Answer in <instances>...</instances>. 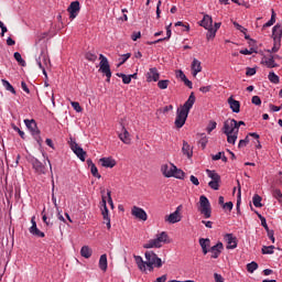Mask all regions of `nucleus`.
I'll return each mask as SVG.
<instances>
[{"label":"nucleus","instance_id":"nucleus-1","mask_svg":"<svg viewBox=\"0 0 282 282\" xmlns=\"http://www.w3.org/2000/svg\"><path fill=\"white\" fill-rule=\"evenodd\" d=\"M145 259L147 261H144L140 256H134V261L141 272H147V270L152 272L154 268H162V259H160L155 252L147 251Z\"/></svg>","mask_w":282,"mask_h":282},{"label":"nucleus","instance_id":"nucleus-2","mask_svg":"<svg viewBox=\"0 0 282 282\" xmlns=\"http://www.w3.org/2000/svg\"><path fill=\"white\" fill-rule=\"evenodd\" d=\"M195 93H191L188 99L184 102V105L180 106L176 110V118L174 124L176 129H182L184 124H186V120L188 119V113H191V109L195 105Z\"/></svg>","mask_w":282,"mask_h":282},{"label":"nucleus","instance_id":"nucleus-3","mask_svg":"<svg viewBox=\"0 0 282 282\" xmlns=\"http://www.w3.org/2000/svg\"><path fill=\"white\" fill-rule=\"evenodd\" d=\"M223 133L227 137L228 144H236L239 138V129L237 128V120L227 119L223 126Z\"/></svg>","mask_w":282,"mask_h":282},{"label":"nucleus","instance_id":"nucleus-4","mask_svg":"<svg viewBox=\"0 0 282 282\" xmlns=\"http://www.w3.org/2000/svg\"><path fill=\"white\" fill-rule=\"evenodd\" d=\"M160 171L163 177L166 178L174 177L175 180H184V177H186V173L173 163H163L160 167Z\"/></svg>","mask_w":282,"mask_h":282},{"label":"nucleus","instance_id":"nucleus-5","mask_svg":"<svg viewBox=\"0 0 282 282\" xmlns=\"http://www.w3.org/2000/svg\"><path fill=\"white\" fill-rule=\"evenodd\" d=\"M163 243H171V240H169V234L166 231L156 234L154 238L148 240L143 245V248L145 250H151L152 248H162Z\"/></svg>","mask_w":282,"mask_h":282},{"label":"nucleus","instance_id":"nucleus-6","mask_svg":"<svg viewBox=\"0 0 282 282\" xmlns=\"http://www.w3.org/2000/svg\"><path fill=\"white\" fill-rule=\"evenodd\" d=\"M198 210L200 215L205 217V219H210L213 215V209L210 208V200L205 195L199 197V207Z\"/></svg>","mask_w":282,"mask_h":282},{"label":"nucleus","instance_id":"nucleus-7","mask_svg":"<svg viewBox=\"0 0 282 282\" xmlns=\"http://www.w3.org/2000/svg\"><path fill=\"white\" fill-rule=\"evenodd\" d=\"M35 61L40 69H42L44 76H47L45 67H47L50 64V56L47 55V48L45 46L40 50V55L35 58Z\"/></svg>","mask_w":282,"mask_h":282},{"label":"nucleus","instance_id":"nucleus-8","mask_svg":"<svg viewBox=\"0 0 282 282\" xmlns=\"http://www.w3.org/2000/svg\"><path fill=\"white\" fill-rule=\"evenodd\" d=\"M99 72L107 77V83H111V66L109 65V59L105 55L99 54Z\"/></svg>","mask_w":282,"mask_h":282},{"label":"nucleus","instance_id":"nucleus-9","mask_svg":"<svg viewBox=\"0 0 282 282\" xmlns=\"http://www.w3.org/2000/svg\"><path fill=\"white\" fill-rule=\"evenodd\" d=\"M69 148L73 151V153H75V155H77L78 160H80V162H85V160H87V152L85 150H83V148L80 145H78V143L76 142V139L70 138L68 141Z\"/></svg>","mask_w":282,"mask_h":282},{"label":"nucleus","instance_id":"nucleus-10","mask_svg":"<svg viewBox=\"0 0 282 282\" xmlns=\"http://www.w3.org/2000/svg\"><path fill=\"white\" fill-rule=\"evenodd\" d=\"M206 174L212 180L208 183L209 188L213 191H219V184H221V176L215 170H206Z\"/></svg>","mask_w":282,"mask_h":282},{"label":"nucleus","instance_id":"nucleus-11","mask_svg":"<svg viewBox=\"0 0 282 282\" xmlns=\"http://www.w3.org/2000/svg\"><path fill=\"white\" fill-rule=\"evenodd\" d=\"M166 224H180L182 221V205L177 206L176 209L164 217Z\"/></svg>","mask_w":282,"mask_h":282},{"label":"nucleus","instance_id":"nucleus-12","mask_svg":"<svg viewBox=\"0 0 282 282\" xmlns=\"http://www.w3.org/2000/svg\"><path fill=\"white\" fill-rule=\"evenodd\" d=\"M100 210H101L102 219L108 230H111V217H109V209L107 208V198L105 196H102L101 198Z\"/></svg>","mask_w":282,"mask_h":282},{"label":"nucleus","instance_id":"nucleus-13","mask_svg":"<svg viewBox=\"0 0 282 282\" xmlns=\"http://www.w3.org/2000/svg\"><path fill=\"white\" fill-rule=\"evenodd\" d=\"M275 58H281L279 55H268L263 56L261 59V65H264V67H268V69H274V67H279V64Z\"/></svg>","mask_w":282,"mask_h":282},{"label":"nucleus","instance_id":"nucleus-14","mask_svg":"<svg viewBox=\"0 0 282 282\" xmlns=\"http://www.w3.org/2000/svg\"><path fill=\"white\" fill-rule=\"evenodd\" d=\"M131 215L134 217V219H138L139 221H147L149 219V215L144 209L138 206H133L131 208Z\"/></svg>","mask_w":282,"mask_h":282},{"label":"nucleus","instance_id":"nucleus-15","mask_svg":"<svg viewBox=\"0 0 282 282\" xmlns=\"http://www.w3.org/2000/svg\"><path fill=\"white\" fill-rule=\"evenodd\" d=\"M67 12L69 14V19L74 21V19L80 14V2L78 0L70 2L67 8Z\"/></svg>","mask_w":282,"mask_h":282},{"label":"nucleus","instance_id":"nucleus-16","mask_svg":"<svg viewBox=\"0 0 282 282\" xmlns=\"http://www.w3.org/2000/svg\"><path fill=\"white\" fill-rule=\"evenodd\" d=\"M145 80L147 83H158L160 80V70L155 67L149 68L145 74Z\"/></svg>","mask_w":282,"mask_h":282},{"label":"nucleus","instance_id":"nucleus-17","mask_svg":"<svg viewBox=\"0 0 282 282\" xmlns=\"http://www.w3.org/2000/svg\"><path fill=\"white\" fill-rule=\"evenodd\" d=\"M32 226L30 227L29 231L33 237H40V239H43L45 237V232L41 231L40 228L36 226V217L33 216L31 218Z\"/></svg>","mask_w":282,"mask_h":282},{"label":"nucleus","instance_id":"nucleus-18","mask_svg":"<svg viewBox=\"0 0 282 282\" xmlns=\"http://www.w3.org/2000/svg\"><path fill=\"white\" fill-rule=\"evenodd\" d=\"M104 169H113L118 162L112 156H105L99 160Z\"/></svg>","mask_w":282,"mask_h":282},{"label":"nucleus","instance_id":"nucleus-19","mask_svg":"<svg viewBox=\"0 0 282 282\" xmlns=\"http://www.w3.org/2000/svg\"><path fill=\"white\" fill-rule=\"evenodd\" d=\"M121 131L122 132L118 134L119 140H121L123 144H131V134L129 133V130L122 126Z\"/></svg>","mask_w":282,"mask_h":282},{"label":"nucleus","instance_id":"nucleus-20","mask_svg":"<svg viewBox=\"0 0 282 282\" xmlns=\"http://www.w3.org/2000/svg\"><path fill=\"white\" fill-rule=\"evenodd\" d=\"M224 250V243L218 242L215 246H213L209 250L212 253V259H219V254H221V251Z\"/></svg>","mask_w":282,"mask_h":282},{"label":"nucleus","instance_id":"nucleus-21","mask_svg":"<svg viewBox=\"0 0 282 282\" xmlns=\"http://www.w3.org/2000/svg\"><path fill=\"white\" fill-rule=\"evenodd\" d=\"M24 124L33 135L39 133V127L36 126V121L34 119H25Z\"/></svg>","mask_w":282,"mask_h":282},{"label":"nucleus","instance_id":"nucleus-22","mask_svg":"<svg viewBox=\"0 0 282 282\" xmlns=\"http://www.w3.org/2000/svg\"><path fill=\"white\" fill-rule=\"evenodd\" d=\"M225 241L227 242V250H235L237 248V238L232 234H227Z\"/></svg>","mask_w":282,"mask_h":282},{"label":"nucleus","instance_id":"nucleus-23","mask_svg":"<svg viewBox=\"0 0 282 282\" xmlns=\"http://www.w3.org/2000/svg\"><path fill=\"white\" fill-rule=\"evenodd\" d=\"M191 69H192V76L194 78L202 72V62L197 58H194L192 64H191Z\"/></svg>","mask_w":282,"mask_h":282},{"label":"nucleus","instance_id":"nucleus-24","mask_svg":"<svg viewBox=\"0 0 282 282\" xmlns=\"http://www.w3.org/2000/svg\"><path fill=\"white\" fill-rule=\"evenodd\" d=\"M228 105L234 113H239V111H241V102H239L237 99L229 97Z\"/></svg>","mask_w":282,"mask_h":282},{"label":"nucleus","instance_id":"nucleus-25","mask_svg":"<svg viewBox=\"0 0 282 282\" xmlns=\"http://www.w3.org/2000/svg\"><path fill=\"white\" fill-rule=\"evenodd\" d=\"M200 28L205 30H210L213 28V17L205 14L200 21Z\"/></svg>","mask_w":282,"mask_h":282},{"label":"nucleus","instance_id":"nucleus-26","mask_svg":"<svg viewBox=\"0 0 282 282\" xmlns=\"http://www.w3.org/2000/svg\"><path fill=\"white\" fill-rule=\"evenodd\" d=\"M272 39L273 41H281L282 39V25L276 24L272 29Z\"/></svg>","mask_w":282,"mask_h":282},{"label":"nucleus","instance_id":"nucleus-27","mask_svg":"<svg viewBox=\"0 0 282 282\" xmlns=\"http://www.w3.org/2000/svg\"><path fill=\"white\" fill-rule=\"evenodd\" d=\"M87 164L90 169V173L94 177H97V180H100V177H102V175H100V173H98V167L96 166V164L91 161V159L87 160Z\"/></svg>","mask_w":282,"mask_h":282},{"label":"nucleus","instance_id":"nucleus-28","mask_svg":"<svg viewBox=\"0 0 282 282\" xmlns=\"http://www.w3.org/2000/svg\"><path fill=\"white\" fill-rule=\"evenodd\" d=\"M199 246L203 250L204 254H208V249L210 248V239L208 238H200L199 239Z\"/></svg>","mask_w":282,"mask_h":282},{"label":"nucleus","instance_id":"nucleus-29","mask_svg":"<svg viewBox=\"0 0 282 282\" xmlns=\"http://www.w3.org/2000/svg\"><path fill=\"white\" fill-rule=\"evenodd\" d=\"M33 169L39 173L40 175H45V165L39 160L33 161Z\"/></svg>","mask_w":282,"mask_h":282},{"label":"nucleus","instance_id":"nucleus-30","mask_svg":"<svg viewBox=\"0 0 282 282\" xmlns=\"http://www.w3.org/2000/svg\"><path fill=\"white\" fill-rule=\"evenodd\" d=\"M172 25H173V24L170 23V24L166 26V37L159 39V40H156V41H154V42H148V45H155L156 43H162V41H169V39H171V34H172V32H171V26H172Z\"/></svg>","mask_w":282,"mask_h":282},{"label":"nucleus","instance_id":"nucleus-31","mask_svg":"<svg viewBox=\"0 0 282 282\" xmlns=\"http://www.w3.org/2000/svg\"><path fill=\"white\" fill-rule=\"evenodd\" d=\"M80 254L84 257V259H90L91 254H94V250L89 246H84L80 249Z\"/></svg>","mask_w":282,"mask_h":282},{"label":"nucleus","instance_id":"nucleus-32","mask_svg":"<svg viewBox=\"0 0 282 282\" xmlns=\"http://www.w3.org/2000/svg\"><path fill=\"white\" fill-rule=\"evenodd\" d=\"M109 267V263L107 262V254H101L99 258V269L102 272H107V268Z\"/></svg>","mask_w":282,"mask_h":282},{"label":"nucleus","instance_id":"nucleus-33","mask_svg":"<svg viewBox=\"0 0 282 282\" xmlns=\"http://www.w3.org/2000/svg\"><path fill=\"white\" fill-rule=\"evenodd\" d=\"M182 151L184 153V155H186L187 158H193V148H191V144H188V142L184 141L183 142V148Z\"/></svg>","mask_w":282,"mask_h":282},{"label":"nucleus","instance_id":"nucleus-34","mask_svg":"<svg viewBox=\"0 0 282 282\" xmlns=\"http://www.w3.org/2000/svg\"><path fill=\"white\" fill-rule=\"evenodd\" d=\"M2 86L7 91H10V94H13V96H17V90L14 89V86L8 82V79H1Z\"/></svg>","mask_w":282,"mask_h":282},{"label":"nucleus","instance_id":"nucleus-35","mask_svg":"<svg viewBox=\"0 0 282 282\" xmlns=\"http://www.w3.org/2000/svg\"><path fill=\"white\" fill-rule=\"evenodd\" d=\"M215 129H217V121L210 120L206 127V132L208 133V135H210V133H213Z\"/></svg>","mask_w":282,"mask_h":282},{"label":"nucleus","instance_id":"nucleus-36","mask_svg":"<svg viewBox=\"0 0 282 282\" xmlns=\"http://www.w3.org/2000/svg\"><path fill=\"white\" fill-rule=\"evenodd\" d=\"M281 50V40H273V47L269 50L270 54H276Z\"/></svg>","mask_w":282,"mask_h":282},{"label":"nucleus","instance_id":"nucleus-37","mask_svg":"<svg viewBox=\"0 0 282 282\" xmlns=\"http://www.w3.org/2000/svg\"><path fill=\"white\" fill-rule=\"evenodd\" d=\"M252 202H253V206L256 208H262L263 207V204H261L262 198H261V196H259V194L253 195Z\"/></svg>","mask_w":282,"mask_h":282},{"label":"nucleus","instance_id":"nucleus-38","mask_svg":"<svg viewBox=\"0 0 282 282\" xmlns=\"http://www.w3.org/2000/svg\"><path fill=\"white\" fill-rule=\"evenodd\" d=\"M276 23V13L272 10L271 19L263 24V28H272Z\"/></svg>","mask_w":282,"mask_h":282},{"label":"nucleus","instance_id":"nucleus-39","mask_svg":"<svg viewBox=\"0 0 282 282\" xmlns=\"http://www.w3.org/2000/svg\"><path fill=\"white\" fill-rule=\"evenodd\" d=\"M268 78H269L270 83H273V85H279V83H280L279 75H276L274 72H270L268 75Z\"/></svg>","mask_w":282,"mask_h":282},{"label":"nucleus","instance_id":"nucleus-40","mask_svg":"<svg viewBox=\"0 0 282 282\" xmlns=\"http://www.w3.org/2000/svg\"><path fill=\"white\" fill-rule=\"evenodd\" d=\"M169 85H171V80L169 79H159L158 80V87L159 89H169Z\"/></svg>","mask_w":282,"mask_h":282},{"label":"nucleus","instance_id":"nucleus-41","mask_svg":"<svg viewBox=\"0 0 282 282\" xmlns=\"http://www.w3.org/2000/svg\"><path fill=\"white\" fill-rule=\"evenodd\" d=\"M118 78L122 79L123 85H129L131 84V77L130 75H126L124 73H118L117 74Z\"/></svg>","mask_w":282,"mask_h":282},{"label":"nucleus","instance_id":"nucleus-42","mask_svg":"<svg viewBox=\"0 0 282 282\" xmlns=\"http://www.w3.org/2000/svg\"><path fill=\"white\" fill-rule=\"evenodd\" d=\"M206 30H207V34H206L207 41H213V39H215V36H217V30H215L213 26L210 29H206Z\"/></svg>","mask_w":282,"mask_h":282},{"label":"nucleus","instance_id":"nucleus-43","mask_svg":"<svg viewBox=\"0 0 282 282\" xmlns=\"http://www.w3.org/2000/svg\"><path fill=\"white\" fill-rule=\"evenodd\" d=\"M234 25L237 30H239V32H241L242 34H245V39L248 41L250 39V35L247 34L248 29L241 26L239 23L234 22Z\"/></svg>","mask_w":282,"mask_h":282},{"label":"nucleus","instance_id":"nucleus-44","mask_svg":"<svg viewBox=\"0 0 282 282\" xmlns=\"http://www.w3.org/2000/svg\"><path fill=\"white\" fill-rule=\"evenodd\" d=\"M259 264L254 261H252L251 263L247 264V271L250 272V274H252V272H254L256 270H258Z\"/></svg>","mask_w":282,"mask_h":282},{"label":"nucleus","instance_id":"nucleus-45","mask_svg":"<svg viewBox=\"0 0 282 282\" xmlns=\"http://www.w3.org/2000/svg\"><path fill=\"white\" fill-rule=\"evenodd\" d=\"M262 254H274V246H263Z\"/></svg>","mask_w":282,"mask_h":282},{"label":"nucleus","instance_id":"nucleus-46","mask_svg":"<svg viewBox=\"0 0 282 282\" xmlns=\"http://www.w3.org/2000/svg\"><path fill=\"white\" fill-rule=\"evenodd\" d=\"M13 56H14L15 61L19 62L20 65H22V67H25V59H23V57L21 56V53L15 52L13 54Z\"/></svg>","mask_w":282,"mask_h":282},{"label":"nucleus","instance_id":"nucleus-47","mask_svg":"<svg viewBox=\"0 0 282 282\" xmlns=\"http://www.w3.org/2000/svg\"><path fill=\"white\" fill-rule=\"evenodd\" d=\"M86 61H89L90 63H96V61H98V55L94 53H87Z\"/></svg>","mask_w":282,"mask_h":282},{"label":"nucleus","instance_id":"nucleus-48","mask_svg":"<svg viewBox=\"0 0 282 282\" xmlns=\"http://www.w3.org/2000/svg\"><path fill=\"white\" fill-rule=\"evenodd\" d=\"M70 105L77 113H82L83 107H80V104L78 101H72Z\"/></svg>","mask_w":282,"mask_h":282},{"label":"nucleus","instance_id":"nucleus-49","mask_svg":"<svg viewBox=\"0 0 282 282\" xmlns=\"http://www.w3.org/2000/svg\"><path fill=\"white\" fill-rule=\"evenodd\" d=\"M250 142V139L246 137L245 139H241L238 143V149H243L245 147H248V143Z\"/></svg>","mask_w":282,"mask_h":282},{"label":"nucleus","instance_id":"nucleus-50","mask_svg":"<svg viewBox=\"0 0 282 282\" xmlns=\"http://www.w3.org/2000/svg\"><path fill=\"white\" fill-rule=\"evenodd\" d=\"M257 51L254 48H243V50H240V54H243V56H250L252 54H256Z\"/></svg>","mask_w":282,"mask_h":282},{"label":"nucleus","instance_id":"nucleus-51","mask_svg":"<svg viewBox=\"0 0 282 282\" xmlns=\"http://www.w3.org/2000/svg\"><path fill=\"white\" fill-rule=\"evenodd\" d=\"M200 135H202V138L199 140V144H200L202 149H206V144H208V137H206L204 133Z\"/></svg>","mask_w":282,"mask_h":282},{"label":"nucleus","instance_id":"nucleus-52","mask_svg":"<svg viewBox=\"0 0 282 282\" xmlns=\"http://www.w3.org/2000/svg\"><path fill=\"white\" fill-rule=\"evenodd\" d=\"M54 188H55V185H54V176L52 175V202L54 204V206H58V204L56 203V196L54 195Z\"/></svg>","mask_w":282,"mask_h":282},{"label":"nucleus","instance_id":"nucleus-53","mask_svg":"<svg viewBox=\"0 0 282 282\" xmlns=\"http://www.w3.org/2000/svg\"><path fill=\"white\" fill-rule=\"evenodd\" d=\"M272 196L278 199V202H281L282 199V193H281V189H274L273 193H272Z\"/></svg>","mask_w":282,"mask_h":282},{"label":"nucleus","instance_id":"nucleus-54","mask_svg":"<svg viewBox=\"0 0 282 282\" xmlns=\"http://www.w3.org/2000/svg\"><path fill=\"white\" fill-rule=\"evenodd\" d=\"M252 105H256L257 107L261 106V97L260 96H253L251 99Z\"/></svg>","mask_w":282,"mask_h":282},{"label":"nucleus","instance_id":"nucleus-55","mask_svg":"<svg viewBox=\"0 0 282 282\" xmlns=\"http://www.w3.org/2000/svg\"><path fill=\"white\" fill-rule=\"evenodd\" d=\"M131 58V53L123 54L120 58V65H123V63H127Z\"/></svg>","mask_w":282,"mask_h":282},{"label":"nucleus","instance_id":"nucleus-56","mask_svg":"<svg viewBox=\"0 0 282 282\" xmlns=\"http://www.w3.org/2000/svg\"><path fill=\"white\" fill-rule=\"evenodd\" d=\"M257 74V68L247 67L246 76H254Z\"/></svg>","mask_w":282,"mask_h":282},{"label":"nucleus","instance_id":"nucleus-57","mask_svg":"<svg viewBox=\"0 0 282 282\" xmlns=\"http://www.w3.org/2000/svg\"><path fill=\"white\" fill-rule=\"evenodd\" d=\"M234 206L235 205L232 204V202H228V203H225L223 208H224V210H229V213H230V210H232Z\"/></svg>","mask_w":282,"mask_h":282},{"label":"nucleus","instance_id":"nucleus-58","mask_svg":"<svg viewBox=\"0 0 282 282\" xmlns=\"http://www.w3.org/2000/svg\"><path fill=\"white\" fill-rule=\"evenodd\" d=\"M267 235H268L269 239L272 241V243H274V241H275V239H274V230L268 229L267 230Z\"/></svg>","mask_w":282,"mask_h":282},{"label":"nucleus","instance_id":"nucleus-59","mask_svg":"<svg viewBox=\"0 0 282 282\" xmlns=\"http://www.w3.org/2000/svg\"><path fill=\"white\" fill-rule=\"evenodd\" d=\"M260 221H261V226L264 227L265 230H269L270 227H268V223L265 221V217L259 215Z\"/></svg>","mask_w":282,"mask_h":282},{"label":"nucleus","instance_id":"nucleus-60","mask_svg":"<svg viewBox=\"0 0 282 282\" xmlns=\"http://www.w3.org/2000/svg\"><path fill=\"white\" fill-rule=\"evenodd\" d=\"M189 181L192 182V184H194V186H199V180L197 178V176L191 175Z\"/></svg>","mask_w":282,"mask_h":282},{"label":"nucleus","instance_id":"nucleus-61","mask_svg":"<svg viewBox=\"0 0 282 282\" xmlns=\"http://www.w3.org/2000/svg\"><path fill=\"white\" fill-rule=\"evenodd\" d=\"M215 282H225L224 276L219 273H214Z\"/></svg>","mask_w":282,"mask_h":282},{"label":"nucleus","instance_id":"nucleus-62","mask_svg":"<svg viewBox=\"0 0 282 282\" xmlns=\"http://www.w3.org/2000/svg\"><path fill=\"white\" fill-rule=\"evenodd\" d=\"M176 78H181V80H186V74L182 70H176Z\"/></svg>","mask_w":282,"mask_h":282},{"label":"nucleus","instance_id":"nucleus-63","mask_svg":"<svg viewBox=\"0 0 282 282\" xmlns=\"http://www.w3.org/2000/svg\"><path fill=\"white\" fill-rule=\"evenodd\" d=\"M142 37V33L139 31V32H133L132 35H131V39L133 41H138V39H141Z\"/></svg>","mask_w":282,"mask_h":282},{"label":"nucleus","instance_id":"nucleus-64","mask_svg":"<svg viewBox=\"0 0 282 282\" xmlns=\"http://www.w3.org/2000/svg\"><path fill=\"white\" fill-rule=\"evenodd\" d=\"M107 197H108V204L110 208H113V199L111 198V191L107 192Z\"/></svg>","mask_w":282,"mask_h":282}]
</instances>
